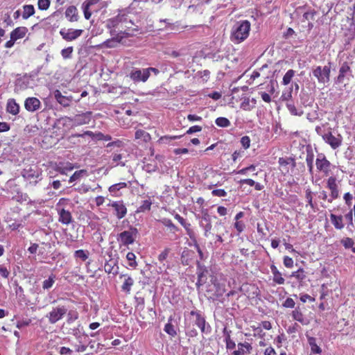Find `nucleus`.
Returning a JSON list of instances; mask_svg holds the SVG:
<instances>
[{
    "label": "nucleus",
    "mask_w": 355,
    "mask_h": 355,
    "mask_svg": "<svg viewBox=\"0 0 355 355\" xmlns=\"http://www.w3.org/2000/svg\"><path fill=\"white\" fill-rule=\"evenodd\" d=\"M65 15L71 22L77 21L78 19L77 8L74 6H71L67 8Z\"/></svg>",
    "instance_id": "aec40b11"
},
{
    "label": "nucleus",
    "mask_w": 355,
    "mask_h": 355,
    "mask_svg": "<svg viewBox=\"0 0 355 355\" xmlns=\"http://www.w3.org/2000/svg\"><path fill=\"white\" fill-rule=\"evenodd\" d=\"M55 280V275L51 274L49 278L44 280L42 283V288L44 290H49L53 286Z\"/></svg>",
    "instance_id": "cd10ccee"
},
{
    "label": "nucleus",
    "mask_w": 355,
    "mask_h": 355,
    "mask_svg": "<svg viewBox=\"0 0 355 355\" xmlns=\"http://www.w3.org/2000/svg\"><path fill=\"white\" fill-rule=\"evenodd\" d=\"M123 158V154L121 153H114L112 156V164H114L115 166L121 165L125 166V162H121Z\"/></svg>",
    "instance_id": "f704fd0d"
},
{
    "label": "nucleus",
    "mask_w": 355,
    "mask_h": 355,
    "mask_svg": "<svg viewBox=\"0 0 355 355\" xmlns=\"http://www.w3.org/2000/svg\"><path fill=\"white\" fill-rule=\"evenodd\" d=\"M135 139H141L144 142H148L150 140L151 137L148 132L143 130H137L135 132Z\"/></svg>",
    "instance_id": "a878e982"
},
{
    "label": "nucleus",
    "mask_w": 355,
    "mask_h": 355,
    "mask_svg": "<svg viewBox=\"0 0 355 355\" xmlns=\"http://www.w3.org/2000/svg\"><path fill=\"white\" fill-rule=\"evenodd\" d=\"M341 243L345 248H351L353 247L354 242L350 238H345L341 241Z\"/></svg>",
    "instance_id": "de8ad7c7"
},
{
    "label": "nucleus",
    "mask_w": 355,
    "mask_h": 355,
    "mask_svg": "<svg viewBox=\"0 0 355 355\" xmlns=\"http://www.w3.org/2000/svg\"><path fill=\"white\" fill-rule=\"evenodd\" d=\"M286 106L291 114L294 116H302L303 114V111L297 110L293 104L287 103Z\"/></svg>",
    "instance_id": "e433bc0d"
},
{
    "label": "nucleus",
    "mask_w": 355,
    "mask_h": 355,
    "mask_svg": "<svg viewBox=\"0 0 355 355\" xmlns=\"http://www.w3.org/2000/svg\"><path fill=\"white\" fill-rule=\"evenodd\" d=\"M95 139L97 140L109 141L111 139V137L110 135H104L101 132H98V133H96V135H95Z\"/></svg>",
    "instance_id": "6e6d98bb"
},
{
    "label": "nucleus",
    "mask_w": 355,
    "mask_h": 355,
    "mask_svg": "<svg viewBox=\"0 0 355 355\" xmlns=\"http://www.w3.org/2000/svg\"><path fill=\"white\" fill-rule=\"evenodd\" d=\"M152 202L149 200H144L142 205L139 208V211H145L150 209Z\"/></svg>",
    "instance_id": "c03bdc74"
},
{
    "label": "nucleus",
    "mask_w": 355,
    "mask_h": 355,
    "mask_svg": "<svg viewBox=\"0 0 355 355\" xmlns=\"http://www.w3.org/2000/svg\"><path fill=\"white\" fill-rule=\"evenodd\" d=\"M191 314L196 316L195 324L200 329L202 333L207 334L211 332L210 326L206 324L205 319L200 313L191 311Z\"/></svg>",
    "instance_id": "f8f14e48"
},
{
    "label": "nucleus",
    "mask_w": 355,
    "mask_h": 355,
    "mask_svg": "<svg viewBox=\"0 0 355 355\" xmlns=\"http://www.w3.org/2000/svg\"><path fill=\"white\" fill-rule=\"evenodd\" d=\"M211 194L214 196L225 197L227 196V193L224 189H214L211 191Z\"/></svg>",
    "instance_id": "3c124183"
},
{
    "label": "nucleus",
    "mask_w": 355,
    "mask_h": 355,
    "mask_svg": "<svg viewBox=\"0 0 355 355\" xmlns=\"http://www.w3.org/2000/svg\"><path fill=\"white\" fill-rule=\"evenodd\" d=\"M293 87H290L288 92L283 93L281 98L282 101H288L292 98Z\"/></svg>",
    "instance_id": "603ef678"
},
{
    "label": "nucleus",
    "mask_w": 355,
    "mask_h": 355,
    "mask_svg": "<svg viewBox=\"0 0 355 355\" xmlns=\"http://www.w3.org/2000/svg\"><path fill=\"white\" fill-rule=\"evenodd\" d=\"M59 216L58 220L64 225H69L73 221L71 213L64 208L57 209Z\"/></svg>",
    "instance_id": "2eb2a0df"
},
{
    "label": "nucleus",
    "mask_w": 355,
    "mask_h": 355,
    "mask_svg": "<svg viewBox=\"0 0 355 355\" xmlns=\"http://www.w3.org/2000/svg\"><path fill=\"white\" fill-rule=\"evenodd\" d=\"M148 70L146 69H135L130 72V77L135 82H146L150 76Z\"/></svg>",
    "instance_id": "1a4fd4ad"
},
{
    "label": "nucleus",
    "mask_w": 355,
    "mask_h": 355,
    "mask_svg": "<svg viewBox=\"0 0 355 355\" xmlns=\"http://www.w3.org/2000/svg\"><path fill=\"white\" fill-rule=\"evenodd\" d=\"M225 343L227 349H233L236 347V343L231 339L229 333H227L225 337Z\"/></svg>",
    "instance_id": "79ce46f5"
},
{
    "label": "nucleus",
    "mask_w": 355,
    "mask_h": 355,
    "mask_svg": "<svg viewBox=\"0 0 355 355\" xmlns=\"http://www.w3.org/2000/svg\"><path fill=\"white\" fill-rule=\"evenodd\" d=\"M216 124L218 127L227 128L230 125V121L225 117H218L215 121Z\"/></svg>",
    "instance_id": "473e14b6"
},
{
    "label": "nucleus",
    "mask_w": 355,
    "mask_h": 355,
    "mask_svg": "<svg viewBox=\"0 0 355 355\" xmlns=\"http://www.w3.org/2000/svg\"><path fill=\"white\" fill-rule=\"evenodd\" d=\"M322 137L325 142L329 144L333 149H336L342 144V137L340 135L336 137L331 132H328L324 134Z\"/></svg>",
    "instance_id": "9d476101"
},
{
    "label": "nucleus",
    "mask_w": 355,
    "mask_h": 355,
    "mask_svg": "<svg viewBox=\"0 0 355 355\" xmlns=\"http://www.w3.org/2000/svg\"><path fill=\"white\" fill-rule=\"evenodd\" d=\"M114 209V214L118 219H121L127 214V209L122 201H114L108 205Z\"/></svg>",
    "instance_id": "ddd939ff"
},
{
    "label": "nucleus",
    "mask_w": 355,
    "mask_h": 355,
    "mask_svg": "<svg viewBox=\"0 0 355 355\" xmlns=\"http://www.w3.org/2000/svg\"><path fill=\"white\" fill-rule=\"evenodd\" d=\"M100 0H86L83 3V5L88 7V8H90L93 5H95L96 3H98L99 2Z\"/></svg>",
    "instance_id": "774afa93"
},
{
    "label": "nucleus",
    "mask_w": 355,
    "mask_h": 355,
    "mask_svg": "<svg viewBox=\"0 0 355 355\" xmlns=\"http://www.w3.org/2000/svg\"><path fill=\"white\" fill-rule=\"evenodd\" d=\"M327 187L329 189L330 191L334 190V189L338 187L336 178H329V179L327 180Z\"/></svg>",
    "instance_id": "49530a36"
},
{
    "label": "nucleus",
    "mask_w": 355,
    "mask_h": 355,
    "mask_svg": "<svg viewBox=\"0 0 355 355\" xmlns=\"http://www.w3.org/2000/svg\"><path fill=\"white\" fill-rule=\"evenodd\" d=\"M54 97L56 101L64 107H67L69 105L71 99L68 97H66L62 94L60 91L55 90L53 93Z\"/></svg>",
    "instance_id": "412c9836"
},
{
    "label": "nucleus",
    "mask_w": 355,
    "mask_h": 355,
    "mask_svg": "<svg viewBox=\"0 0 355 355\" xmlns=\"http://www.w3.org/2000/svg\"><path fill=\"white\" fill-rule=\"evenodd\" d=\"M22 176L27 180H31L33 178H37L40 176V173L33 168H29L24 169Z\"/></svg>",
    "instance_id": "b1692460"
},
{
    "label": "nucleus",
    "mask_w": 355,
    "mask_h": 355,
    "mask_svg": "<svg viewBox=\"0 0 355 355\" xmlns=\"http://www.w3.org/2000/svg\"><path fill=\"white\" fill-rule=\"evenodd\" d=\"M271 272L273 275V281L278 284H284V279L282 277L281 272L278 270L275 265L270 266Z\"/></svg>",
    "instance_id": "5701e85b"
},
{
    "label": "nucleus",
    "mask_w": 355,
    "mask_h": 355,
    "mask_svg": "<svg viewBox=\"0 0 355 355\" xmlns=\"http://www.w3.org/2000/svg\"><path fill=\"white\" fill-rule=\"evenodd\" d=\"M241 144L245 149H248L250 146V139L248 136H244L241 139Z\"/></svg>",
    "instance_id": "8fccbe9b"
},
{
    "label": "nucleus",
    "mask_w": 355,
    "mask_h": 355,
    "mask_svg": "<svg viewBox=\"0 0 355 355\" xmlns=\"http://www.w3.org/2000/svg\"><path fill=\"white\" fill-rule=\"evenodd\" d=\"M330 219L331 223L336 229L341 230L343 228L344 224L343 223V217L341 216H338L334 214H331Z\"/></svg>",
    "instance_id": "393cba45"
},
{
    "label": "nucleus",
    "mask_w": 355,
    "mask_h": 355,
    "mask_svg": "<svg viewBox=\"0 0 355 355\" xmlns=\"http://www.w3.org/2000/svg\"><path fill=\"white\" fill-rule=\"evenodd\" d=\"M138 235V230L134 227H130L127 230H125L117 235L116 239L123 245H129L132 244Z\"/></svg>",
    "instance_id": "20e7f679"
},
{
    "label": "nucleus",
    "mask_w": 355,
    "mask_h": 355,
    "mask_svg": "<svg viewBox=\"0 0 355 355\" xmlns=\"http://www.w3.org/2000/svg\"><path fill=\"white\" fill-rule=\"evenodd\" d=\"M234 227L239 232H241L245 227V225L241 221H236L234 223Z\"/></svg>",
    "instance_id": "680f3d73"
},
{
    "label": "nucleus",
    "mask_w": 355,
    "mask_h": 355,
    "mask_svg": "<svg viewBox=\"0 0 355 355\" xmlns=\"http://www.w3.org/2000/svg\"><path fill=\"white\" fill-rule=\"evenodd\" d=\"M87 172L86 170H80L76 171L69 178V182H75L78 180H79L80 178L83 177L84 175H87Z\"/></svg>",
    "instance_id": "2f4dec72"
},
{
    "label": "nucleus",
    "mask_w": 355,
    "mask_h": 355,
    "mask_svg": "<svg viewBox=\"0 0 355 355\" xmlns=\"http://www.w3.org/2000/svg\"><path fill=\"white\" fill-rule=\"evenodd\" d=\"M24 107L28 112H35L38 110L41 107L40 100L35 97H29L24 102Z\"/></svg>",
    "instance_id": "4468645a"
},
{
    "label": "nucleus",
    "mask_w": 355,
    "mask_h": 355,
    "mask_svg": "<svg viewBox=\"0 0 355 355\" xmlns=\"http://www.w3.org/2000/svg\"><path fill=\"white\" fill-rule=\"evenodd\" d=\"M126 258L128 261H131L130 263V266L135 267L137 266V263L135 262L136 256L133 252H128L126 255Z\"/></svg>",
    "instance_id": "09e8293b"
},
{
    "label": "nucleus",
    "mask_w": 355,
    "mask_h": 355,
    "mask_svg": "<svg viewBox=\"0 0 355 355\" xmlns=\"http://www.w3.org/2000/svg\"><path fill=\"white\" fill-rule=\"evenodd\" d=\"M330 62L324 67L315 66L312 68V74L320 84L325 85L330 80L331 65Z\"/></svg>",
    "instance_id": "7ed1b4c3"
},
{
    "label": "nucleus",
    "mask_w": 355,
    "mask_h": 355,
    "mask_svg": "<svg viewBox=\"0 0 355 355\" xmlns=\"http://www.w3.org/2000/svg\"><path fill=\"white\" fill-rule=\"evenodd\" d=\"M292 317L293 320L300 322L303 325L308 324V320L304 317L302 313L299 308H296L292 312Z\"/></svg>",
    "instance_id": "4be33fe9"
},
{
    "label": "nucleus",
    "mask_w": 355,
    "mask_h": 355,
    "mask_svg": "<svg viewBox=\"0 0 355 355\" xmlns=\"http://www.w3.org/2000/svg\"><path fill=\"white\" fill-rule=\"evenodd\" d=\"M352 198H353L352 195V194H350L349 193H346L344 195V200H345V203H346L348 206H350V205H351Z\"/></svg>",
    "instance_id": "69168bd1"
},
{
    "label": "nucleus",
    "mask_w": 355,
    "mask_h": 355,
    "mask_svg": "<svg viewBox=\"0 0 355 355\" xmlns=\"http://www.w3.org/2000/svg\"><path fill=\"white\" fill-rule=\"evenodd\" d=\"M74 257L75 258L79 259L81 261H84L86 259H87L89 257V252L88 251H85L83 250H78L74 252Z\"/></svg>",
    "instance_id": "72a5a7b5"
},
{
    "label": "nucleus",
    "mask_w": 355,
    "mask_h": 355,
    "mask_svg": "<svg viewBox=\"0 0 355 355\" xmlns=\"http://www.w3.org/2000/svg\"><path fill=\"white\" fill-rule=\"evenodd\" d=\"M284 264L286 268H292L293 266V259L288 256L284 257Z\"/></svg>",
    "instance_id": "5fc2aeb1"
},
{
    "label": "nucleus",
    "mask_w": 355,
    "mask_h": 355,
    "mask_svg": "<svg viewBox=\"0 0 355 355\" xmlns=\"http://www.w3.org/2000/svg\"><path fill=\"white\" fill-rule=\"evenodd\" d=\"M169 249L168 248H166L159 256H158V259L159 261H164L166 257H168V252H169Z\"/></svg>",
    "instance_id": "13d9d810"
},
{
    "label": "nucleus",
    "mask_w": 355,
    "mask_h": 355,
    "mask_svg": "<svg viewBox=\"0 0 355 355\" xmlns=\"http://www.w3.org/2000/svg\"><path fill=\"white\" fill-rule=\"evenodd\" d=\"M92 112H86L82 114H76L73 117H64L58 120V123L62 125H70L71 123L73 125L78 126L85 124H88L92 119Z\"/></svg>",
    "instance_id": "f03ea898"
},
{
    "label": "nucleus",
    "mask_w": 355,
    "mask_h": 355,
    "mask_svg": "<svg viewBox=\"0 0 355 355\" xmlns=\"http://www.w3.org/2000/svg\"><path fill=\"white\" fill-rule=\"evenodd\" d=\"M295 71L293 69H289L284 76L282 83L284 85H288L291 82L293 76H295Z\"/></svg>",
    "instance_id": "c756f323"
},
{
    "label": "nucleus",
    "mask_w": 355,
    "mask_h": 355,
    "mask_svg": "<svg viewBox=\"0 0 355 355\" xmlns=\"http://www.w3.org/2000/svg\"><path fill=\"white\" fill-rule=\"evenodd\" d=\"M127 187V184L125 182H119L117 184H114L110 187L109 191L110 193H116L118 191L121 189L125 188Z\"/></svg>",
    "instance_id": "c9c22d12"
},
{
    "label": "nucleus",
    "mask_w": 355,
    "mask_h": 355,
    "mask_svg": "<svg viewBox=\"0 0 355 355\" xmlns=\"http://www.w3.org/2000/svg\"><path fill=\"white\" fill-rule=\"evenodd\" d=\"M202 130V128L199 125H193L189 128L187 131V134L191 135L196 132H200Z\"/></svg>",
    "instance_id": "bf43d9fd"
},
{
    "label": "nucleus",
    "mask_w": 355,
    "mask_h": 355,
    "mask_svg": "<svg viewBox=\"0 0 355 355\" xmlns=\"http://www.w3.org/2000/svg\"><path fill=\"white\" fill-rule=\"evenodd\" d=\"M121 279L123 278V283L121 286V289L126 293H130L132 286L135 283V280L128 275H121L119 277Z\"/></svg>",
    "instance_id": "f3484780"
},
{
    "label": "nucleus",
    "mask_w": 355,
    "mask_h": 355,
    "mask_svg": "<svg viewBox=\"0 0 355 355\" xmlns=\"http://www.w3.org/2000/svg\"><path fill=\"white\" fill-rule=\"evenodd\" d=\"M295 304L294 300L291 297H288L283 303V306L286 308H294Z\"/></svg>",
    "instance_id": "864d4df0"
},
{
    "label": "nucleus",
    "mask_w": 355,
    "mask_h": 355,
    "mask_svg": "<svg viewBox=\"0 0 355 355\" xmlns=\"http://www.w3.org/2000/svg\"><path fill=\"white\" fill-rule=\"evenodd\" d=\"M172 320V318H170L168 319V323L166 324L164 327V331L170 336L174 337L176 336L177 333L176 331L174 329L173 325L171 324V321Z\"/></svg>",
    "instance_id": "7c9ffc66"
},
{
    "label": "nucleus",
    "mask_w": 355,
    "mask_h": 355,
    "mask_svg": "<svg viewBox=\"0 0 355 355\" xmlns=\"http://www.w3.org/2000/svg\"><path fill=\"white\" fill-rule=\"evenodd\" d=\"M10 275V272L6 267L0 266V275L4 278H8Z\"/></svg>",
    "instance_id": "052dcab7"
},
{
    "label": "nucleus",
    "mask_w": 355,
    "mask_h": 355,
    "mask_svg": "<svg viewBox=\"0 0 355 355\" xmlns=\"http://www.w3.org/2000/svg\"><path fill=\"white\" fill-rule=\"evenodd\" d=\"M309 344L311 347V349L313 353L320 354L322 350L319 346L316 344V340L313 337H309L308 338Z\"/></svg>",
    "instance_id": "c85d7f7f"
},
{
    "label": "nucleus",
    "mask_w": 355,
    "mask_h": 355,
    "mask_svg": "<svg viewBox=\"0 0 355 355\" xmlns=\"http://www.w3.org/2000/svg\"><path fill=\"white\" fill-rule=\"evenodd\" d=\"M73 49L72 46L67 47L61 51V55L64 59H69L71 58Z\"/></svg>",
    "instance_id": "a19ab883"
},
{
    "label": "nucleus",
    "mask_w": 355,
    "mask_h": 355,
    "mask_svg": "<svg viewBox=\"0 0 355 355\" xmlns=\"http://www.w3.org/2000/svg\"><path fill=\"white\" fill-rule=\"evenodd\" d=\"M306 199L307 200L308 205L312 208L314 209L315 206L313 203V196L312 192L309 189L306 190Z\"/></svg>",
    "instance_id": "a18cd8bd"
},
{
    "label": "nucleus",
    "mask_w": 355,
    "mask_h": 355,
    "mask_svg": "<svg viewBox=\"0 0 355 355\" xmlns=\"http://www.w3.org/2000/svg\"><path fill=\"white\" fill-rule=\"evenodd\" d=\"M181 137L182 136H180V135H179V136H164V137H161L159 139V140L157 141V142L159 144H168L172 140L180 139Z\"/></svg>",
    "instance_id": "58836bf2"
},
{
    "label": "nucleus",
    "mask_w": 355,
    "mask_h": 355,
    "mask_svg": "<svg viewBox=\"0 0 355 355\" xmlns=\"http://www.w3.org/2000/svg\"><path fill=\"white\" fill-rule=\"evenodd\" d=\"M306 162L309 171L310 173L313 172V155L312 153H308L306 157Z\"/></svg>",
    "instance_id": "ea45409f"
},
{
    "label": "nucleus",
    "mask_w": 355,
    "mask_h": 355,
    "mask_svg": "<svg viewBox=\"0 0 355 355\" xmlns=\"http://www.w3.org/2000/svg\"><path fill=\"white\" fill-rule=\"evenodd\" d=\"M89 8L83 5V9L84 12V16L86 19H89L92 16V12L89 11Z\"/></svg>",
    "instance_id": "338daca9"
},
{
    "label": "nucleus",
    "mask_w": 355,
    "mask_h": 355,
    "mask_svg": "<svg viewBox=\"0 0 355 355\" xmlns=\"http://www.w3.org/2000/svg\"><path fill=\"white\" fill-rule=\"evenodd\" d=\"M263 355H277V353L272 347L269 346L265 349Z\"/></svg>",
    "instance_id": "e2e57ef3"
},
{
    "label": "nucleus",
    "mask_w": 355,
    "mask_h": 355,
    "mask_svg": "<svg viewBox=\"0 0 355 355\" xmlns=\"http://www.w3.org/2000/svg\"><path fill=\"white\" fill-rule=\"evenodd\" d=\"M6 110L10 114L17 115L19 112V105L13 98L8 99L6 105Z\"/></svg>",
    "instance_id": "6ab92c4d"
},
{
    "label": "nucleus",
    "mask_w": 355,
    "mask_h": 355,
    "mask_svg": "<svg viewBox=\"0 0 355 355\" xmlns=\"http://www.w3.org/2000/svg\"><path fill=\"white\" fill-rule=\"evenodd\" d=\"M318 171L322 173L324 176H328L331 171V163L323 154H319L315 160Z\"/></svg>",
    "instance_id": "39448f33"
},
{
    "label": "nucleus",
    "mask_w": 355,
    "mask_h": 355,
    "mask_svg": "<svg viewBox=\"0 0 355 355\" xmlns=\"http://www.w3.org/2000/svg\"><path fill=\"white\" fill-rule=\"evenodd\" d=\"M49 0H38L37 6L40 10H46L49 8Z\"/></svg>",
    "instance_id": "37998d69"
},
{
    "label": "nucleus",
    "mask_w": 355,
    "mask_h": 355,
    "mask_svg": "<svg viewBox=\"0 0 355 355\" xmlns=\"http://www.w3.org/2000/svg\"><path fill=\"white\" fill-rule=\"evenodd\" d=\"M291 277H293L296 278L298 281L302 282L306 278V275L303 269H299L298 270L292 272Z\"/></svg>",
    "instance_id": "4c0bfd02"
},
{
    "label": "nucleus",
    "mask_w": 355,
    "mask_h": 355,
    "mask_svg": "<svg viewBox=\"0 0 355 355\" xmlns=\"http://www.w3.org/2000/svg\"><path fill=\"white\" fill-rule=\"evenodd\" d=\"M250 23L248 20L238 21L232 28L231 40L234 43H241L249 35Z\"/></svg>",
    "instance_id": "f257e3e1"
},
{
    "label": "nucleus",
    "mask_w": 355,
    "mask_h": 355,
    "mask_svg": "<svg viewBox=\"0 0 355 355\" xmlns=\"http://www.w3.org/2000/svg\"><path fill=\"white\" fill-rule=\"evenodd\" d=\"M27 32H28V29H27L26 27H24V26L17 27L15 29H14L10 33V40H8L5 44V47L6 48H11V47H12L14 46V44H15V42L17 40L23 38L26 35Z\"/></svg>",
    "instance_id": "0eeeda50"
},
{
    "label": "nucleus",
    "mask_w": 355,
    "mask_h": 355,
    "mask_svg": "<svg viewBox=\"0 0 355 355\" xmlns=\"http://www.w3.org/2000/svg\"><path fill=\"white\" fill-rule=\"evenodd\" d=\"M35 13V8L33 5H25L23 6L22 17L27 19Z\"/></svg>",
    "instance_id": "bb28decb"
},
{
    "label": "nucleus",
    "mask_w": 355,
    "mask_h": 355,
    "mask_svg": "<svg viewBox=\"0 0 355 355\" xmlns=\"http://www.w3.org/2000/svg\"><path fill=\"white\" fill-rule=\"evenodd\" d=\"M67 309L64 306H58L53 309L46 315L49 322L51 324H55L67 313Z\"/></svg>",
    "instance_id": "423d86ee"
},
{
    "label": "nucleus",
    "mask_w": 355,
    "mask_h": 355,
    "mask_svg": "<svg viewBox=\"0 0 355 355\" xmlns=\"http://www.w3.org/2000/svg\"><path fill=\"white\" fill-rule=\"evenodd\" d=\"M59 352L61 355H71L73 351L69 347H61L59 349Z\"/></svg>",
    "instance_id": "4d7b16f0"
},
{
    "label": "nucleus",
    "mask_w": 355,
    "mask_h": 355,
    "mask_svg": "<svg viewBox=\"0 0 355 355\" xmlns=\"http://www.w3.org/2000/svg\"><path fill=\"white\" fill-rule=\"evenodd\" d=\"M351 71V68L348 62H344L340 69H339V73L337 77V83H343L345 77L346 76L347 73L348 72Z\"/></svg>",
    "instance_id": "a211bd4d"
},
{
    "label": "nucleus",
    "mask_w": 355,
    "mask_h": 355,
    "mask_svg": "<svg viewBox=\"0 0 355 355\" xmlns=\"http://www.w3.org/2000/svg\"><path fill=\"white\" fill-rule=\"evenodd\" d=\"M237 347L238 349L233 352V355H250L252 350L251 344L247 342L239 343Z\"/></svg>",
    "instance_id": "dca6fc26"
},
{
    "label": "nucleus",
    "mask_w": 355,
    "mask_h": 355,
    "mask_svg": "<svg viewBox=\"0 0 355 355\" xmlns=\"http://www.w3.org/2000/svg\"><path fill=\"white\" fill-rule=\"evenodd\" d=\"M338 197V187L334 189V190H331V199H329L328 201L331 202L334 199H336Z\"/></svg>",
    "instance_id": "0e129e2a"
},
{
    "label": "nucleus",
    "mask_w": 355,
    "mask_h": 355,
    "mask_svg": "<svg viewBox=\"0 0 355 355\" xmlns=\"http://www.w3.org/2000/svg\"><path fill=\"white\" fill-rule=\"evenodd\" d=\"M82 33L83 30L81 29L64 28L60 31V35L66 41H73L79 37Z\"/></svg>",
    "instance_id": "6e6552de"
},
{
    "label": "nucleus",
    "mask_w": 355,
    "mask_h": 355,
    "mask_svg": "<svg viewBox=\"0 0 355 355\" xmlns=\"http://www.w3.org/2000/svg\"><path fill=\"white\" fill-rule=\"evenodd\" d=\"M211 220L212 216L209 215L207 212L202 213V216L200 221V225L201 227L204 229V235L206 237H207L209 235L211 230L212 228Z\"/></svg>",
    "instance_id": "9b49d317"
}]
</instances>
